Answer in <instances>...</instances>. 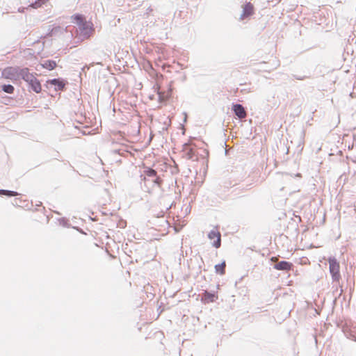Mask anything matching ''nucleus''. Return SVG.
Returning a JSON list of instances; mask_svg holds the SVG:
<instances>
[{
    "label": "nucleus",
    "mask_w": 356,
    "mask_h": 356,
    "mask_svg": "<svg viewBox=\"0 0 356 356\" xmlns=\"http://www.w3.org/2000/svg\"><path fill=\"white\" fill-rule=\"evenodd\" d=\"M47 84L54 86L56 90H64L65 88V86L67 83V81L61 79V78H57V79H49L47 81Z\"/></svg>",
    "instance_id": "39448f33"
},
{
    "label": "nucleus",
    "mask_w": 356,
    "mask_h": 356,
    "mask_svg": "<svg viewBox=\"0 0 356 356\" xmlns=\"http://www.w3.org/2000/svg\"><path fill=\"white\" fill-rule=\"evenodd\" d=\"M41 65L43 68L47 69L49 70H52L56 67L57 64L55 60H46L41 64Z\"/></svg>",
    "instance_id": "ddd939ff"
},
{
    "label": "nucleus",
    "mask_w": 356,
    "mask_h": 356,
    "mask_svg": "<svg viewBox=\"0 0 356 356\" xmlns=\"http://www.w3.org/2000/svg\"><path fill=\"white\" fill-rule=\"evenodd\" d=\"M1 89L3 92L8 93V94H13L15 90V88L13 86L10 84H3L1 86Z\"/></svg>",
    "instance_id": "6ab92c4d"
},
{
    "label": "nucleus",
    "mask_w": 356,
    "mask_h": 356,
    "mask_svg": "<svg viewBox=\"0 0 356 356\" xmlns=\"http://www.w3.org/2000/svg\"><path fill=\"white\" fill-rule=\"evenodd\" d=\"M29 88L36 93H39L42 90V86L39 80L35 77L31 82L28 83Z\"/></svg>",
    "instance_id": "f8f14e48"
},
{
    "label": "nucleus",
    "mask_w": 356,
    "mask_h": 356,
    "mask_svg": "<svg viewBox=\"0 0 356 356\" xmlns=\"http://www.w3.org/2000/svg\"><path fill=\"white\" fill-rule=\"evenodd\" d=\"M293 79H295L296 80L302 81V80H305L307 78H309V76H300V75H297V74H293Z\"/></svg>",
    "instance_id": "4be33fe9"
},
{
    "label": "nucleus",
    "mask_w": 356,
    "mask_h": 356,
    "mask_svg": "<svg viewBox=\"0 0 356 356\" xmlns=\"http://www.w3.org/2000/svg\"><path fill=\"white\" fill-rule=\"evenodd\" d=\"M94 32L92 24H89L88 22L79 26L78 38L81 40H84L90 38Z\"/></svg>",
    "instance_id": "f03ea898"
},
{
    "label": "nucleus",
    "mask_w": 356,
    "mask_h": 356,
    "mask_svg": "<svg viewBox=\"0 0 356 356\" xmlns=\"http://www.w3.org/2000/svg\"><path fill=\"white\" fill-rule=\"evenodd\" d=\"M143 176L152 178V183L154 185H156L158 186H161L162 179L157 176V172L155 170L150 168H146L144 170V175Z\"/></svg>",
    "instance_id": "20e7f679"
},
{
    "label": "nucleus",
    "mask_w": 356,
    "mask_h": 356,
    "mask_svg": "<svg viewBox=\"0 0 356 356\" xmlns=\"http://www.w3.org/2000/svg\"><path fill=\"white\" fill-rule=\"evenodd\" d=\"M294 177H302V175H301V174H300V173H297V174L294 175Z\"/></svg>",
    "instance_id": "b1692460"
},
{
    "label": "nucleus",
    "mask_w": 356,
    "mask_h": 356,
    "mask_svg": "<svg viewBox=\"0 0 356 356\" xmlns=\"http://www.w3.org/2000/svg\"><path fill=\"white\" fill-rule=\"evenodd\" d=\"M19 78L22 79L28 83L31 82L35 76L32 73H30L29 68L24 67L22 68Z\"/></svg>",
    "instance_id": "9b49d317"
},
{
    "label": "nucleus",
    "mask_w": 356,
    "mask_h": 356,
    "mask_svg": "<svg viewBox=\"0 0 356 356\" xmlns=\"http://www.w3.org/2000/svg\"><path fill=\"white\" fill-rule=\"evenodd\" d=\"M330 273L333 282H339L341 279L339 263L335 257L328 259Z\"/></svg>",
    "instance_id": "f257e3e1"
},
{
    "label": "nucleus",
    "mask_w": 356,
    "mask_h": 356,
    "mask_svg": "<svg viewBox=\"0 0 356 356\" xmlns=\"http://www.w3.org/2000/svg\"><path fill=\"white\" fill-rule=\"evenodd\" d=\"M90 67L86 65L82 68V70L84 71L85 70H89Z\"/></svg>",
    "instance_id": "5701e85b"
},
{
    "label": "nucleus",
    "mask_w": 356,
    "mask_h": 356,
    "mask_svg": "<svg viewBox=\"0 0 356 356\" xmlns=\"http://www.w3.org/2000/svg\"><path fill=\"white\" fill-rule=\"evenodd\" d=\"M159 99H161V98H162L161 95V94H159Z\"/></svg>",
    "instance_id": "a878e982"
},
{
    "label": "nucleus",
    "mask_w": 356,
    "mask_h": 356,
    "mask_svg": "<svg viewBox=\"0 0 356 356\" xmlns=\"http://www.w3.org/2000/svg\"><path fill=\"white\" fill-rule=\"evenodd\" d=\"M152 10V8H149L147 9V13H148L149 12H151Z\"/></svg>",
    "instance_id": "393cba45"
},
{
    "label": "nucleus",
    "mask_w": 356,
    "mask_h": 356,
    "mask_svg": "<svg viewBox=\"0 0 356 356\" xmlns=\"http://www.w3.org/2000/svg\"><path fill=\"white\" fill-rule=\"evenodd\" d=\"M305 131H301L299 134V140H298V147H301V149H302V145L304 144V138H305Z\"/></svg>",
    "instance_id": "aec40b11"
},
{
    "label": "nucleus",
    "mask_w": 356,
    "mask_h": 356,
    "mask_svg": "<svg viewBox=\"0 0 356 356\" xmlns=\"http://www.w3.org/2000/svg\"><path fill=\"white\" fill-rule=\"evenodd\" d=\"M253 5L251 3H245L243 7V13L241 15L240 19L243 20L249 17L253 14Z\"/></svg>",
    "instance_id": "9d476101"
},
{
    "label": "nucleus",
    "mask_w": 356,
    "mask_h": 356,
    "mask_svg": "<svg viewBox=\"0 0 356 356\" xmlns=\"http://www.w3.org/2000/svg\"><path fill=\"white\" fill-rule=\"evenodd\" d=\"M232 110L234 115L240 120L244 119L247 116V113L243 105L240 104H233Z\"/></svg>",
    "instance_id": "423d86ee"
},
{
    "label": "nucleus",
    "mask_w": 356,
    "mask_h": 356,
    "mask_svg": "<svg viewBox=\"0 0 356 356\" xmlns=\"http://www.w3.org/2000/svg\"><path fill=\"white\" fill-rule=\"evenodd\" d=\"M225 267H226V263L225 261H222L220 264H216L215 266L216 273L220 275H225Z\"/></svg>",
    "instance_id": "dca6fc26"
},
{
    "label": "nucleus",
    "mask_w": 356,
    "mask_h": 356,
    "mask_svg": "<svg viewBox=\"0 0 356 356\" xmlns=\"http://www.w3.org/2000/svg\"><path fill=\"white\" fill-rule=\"evenodd\" d=\"M21 71L19 67H8L2 71V76L6 79L17 80L19 79Z\"/></svg>",
    "instance_id": "7ed1b4c3"
},
{
    "label": "nucleus",
    "mask_w": 356,
    "mask_h": 356,
    "mask_svg": "<svg viewBox=\"0 0 356 356\" xmlns=\"http://www.w3.org/2000/svg\"><path fill=\"white\" fill-rule=\"evenodd\" d=\"M293 264L286 261H280L275 263L273 268L278 270L289 271L293 268Z\"/></svg>",
    "instance_id": "1a4fd4ad"
},
{
    "label": "nucleus",
    "mask_w": 356,
    "mask_h": 356,
    "mask_svg": "<svg viewBox=\"0 0 356 356\" xmlns=\"http://www.w3.org/2000/svg\"><path fill=\"white\" fill-rule=\"evenodd\" d=\"M97 65H102V63L98 62V63H97Z\"/></svg>",
    "instance_id": "bb28decb"
},
{
    "label": "nucleus",
    "mask_w": 356,
    "mask_h": 356,
    "mask_svg": "<svg viewBox=\"0 0 356 356\" xmlns=\"http://www.w3.org/2000/svg\"><path fill=\"white\" fill-rule=\"evenodd\" d=\"M140 177H141V181H143L144 182V184H145V186H146L147 188L149 189V185H150L151 186H155V185L153 184V183L152 181V178H149V177L143 176V175H141Z\"/></svg>",
    "instance_id": "a211bd4d"
},
{
    "label": "nucleus",
    "mask_w": 356,
    "mask_h": 356,
    "mask_svg": "<svg viewBox=\"0 0 356 356\" xmlns=\"http://www.w3.org/2000/svg\"><path fill=\"white\" fill-rule=\"evenodd\" d=\"M60 29H61V28L60 26H56L51 30V31L47 34V35L51 37V36L54 35L56 33L60 31Z\"/></svg>",
    "instance_id": "412c9836"
},
{
    "label": "nucleus",
    "mask_w": 356,
    "mask_h": 356,
    "mask_svg": "<svg viewBox=\"0 0 356 356\" xmlns=\"http://www.w3.org/2000/svg\"><path fill=\"white\" fill-rule=\"evenodd\" d=\"M18 195H19V193L16 191L5 190V189H0V196L1 195H6L8 197H13V196H17Z\"/></svg>",
    "instance_id": "f3484780"
},
{
    "label": "nucleus",
    "mask_w": 356,
    "mask_h": 356,
    "mask_svg": "<svg viewBox=\"0 0 356 356\" xmlns=\"http://www.w3.org/2000/svg\"><path fill=\"white\" fill-rule=\"evenodd\" d=\"M184 151L186 152V154L189 159H193L195 156V151L193 148L191 147L190 145L187 143L184 145Z\"/></svg>",
    "instance_id": "4468645a"
},
{
    "label": "nucleus",
    "mask_w": 356,
    "mask_h": 356,
    "mask_svg": "<svg viewBox=\"0 0 356 356\" xmlns=\"http://www.w3.org/2000/svg\"><path fill=\"white\" fill-rule=\"evenodd\" d=\"M218 298V295L216 292L205 291L201 298V300L204 304L213 302Z\"/></svg>",
    "instance_id": "6e6552de"
},
{
    "label": "nucleus",
    "mask_w": 356,
    "mask_h": 356,
    "mask_svg": "<svg viewBox=\"0 0 356 356\" xmlns=\"http://www.w3.org/2000/svg\"><path fill=\"white\" fill-rule=\"evenodd\" d=\"M72 18L73 19L74 22L77 24L79 26H81L82 24L86 22L85 17L81 14H75L72 16Z\"/></svg>",
    "instance_id": "2eb2a0df"
},
{
    "label": "nucleus",
    "mask_w": 356,
    "mask_h": 356,
    "mask_svg": "<svg viewBox=\"0 0 356 356\" xmlns=\"http://www.w3.org/2000/svg\"><path fill=\"white\" fill-rule=\"evenodd\" d=\"M208 238L210 240L216 238L212 243L216 248H219L221 245V234L218 231L212 229L208 234Z\"/></svg>",
    "instance_id": "0eeeda50"
}]
</instances>
